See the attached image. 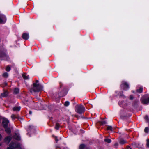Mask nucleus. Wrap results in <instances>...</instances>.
I'll return each instance as SVG.
<instances>
[{
	"mask_svg": "<svg viewBox=\"0 0 149 149\" xmlns=\"http://www.w3.org/2000/svg\"><path fill=\"white\" fill-rule=\"evenodd\" d=\"M32 112L31 111H29V113L30 114H32Z\"/></svg>",
	"mask_w": 149,
	"mask_h": 149,
	"instance_id": "37",
	"label": "nucleus"
},
{
	"mask_svg": "<svg viewBox=\"0 0 149 149\" xmlns=\"http://www.w3.org/2000/svg\"><path fill=\"white\" fill-rule=\"evenodd\" d=\"M128 104L126 100H121L119 102V104L120 106L123 107L125 108L126 107Z\"/></svg>",
	"mask_w": 149,
	"mask_h": 149,
	"instance_id": "3",
	"label": "nucleus"
},
{
	"mask_svg": "<svg viewBox=\"0 0 149 149\" xmlns=\"http://www.w3.org/2000/svg\"><path fill=\"white\" fill-rule=\"evenodd\" d=\"M70 104V103L68 101H66L65 102L64 105L66 106H68Z\"/></svg>",
	"mask_w": 149,
	"mask_h": 149,
	"instance_id": "26",
	"label": "nucleus"
},
{
	"mask_svg": "<svg viewBox=\"0 0 149 149\" xmlns=\"http://www.w3.org/2000/svg\"><path fill=\"white\" fill-rule=\"evenodd\" d=\"M19 146V145H18L16 146V144H14L13 143H12L10 145L9 147L7 148V149H14Z\"/></svg>",
	"mask_w": 149,
	"mask_h": 149,
	"instance_id": "9",
	"label": "nucleus"
},
{
	"mask_svg": "<svg viewBox=\"0 0 149 149\" xmlns=\"http://www.w3.org/2000/svg\"><path fill=\"white\" fill-rule=\"evenodd\" d=\"M6 84V85H7V84H6H6Z\"/></svg>",
	"mask_w": 149,
	"mask_h": 149,
	"instance_id": "40",
	"label": "nucleus"
},
{
	"mask_svg": "<svg viewBox=\"0 0 149 149\" xmlns=\"http://www.w3.org/2000/svg\"><path fill=\"white\" fill-rule=\"evenodd\" d=\"M146 145L148 147H149V139H148L147 140Z\"/></svg>",
	"mask_w": 149,
	"mask_h": 149,
	"instance_id": "29",
	"label": "nucleus"
},
{
	"mask_svg": "<svg viewBox=\"0 0 149 149\" xmlns=\"http://www.w3.org/2000/svg\"><path fill=\"white\" fill-rule=\"evenodd\" d=\"M22 37L24 39L27 40L29 38V34L26 33H23L22 36Z\"/></svg>",
	"mask_w": 149,
	"mask_h": 149,
	"instance_id": "11",
	"label": "nucleus"
},
{
	"mask_svg": "<svg viewBox=\"0 0 149 149\" xmlns=\"http://www.w3.org/2000/svg\"><path fill=\"white\" fill-rule=\"evenodd\" d=\"M122 88L125 90H126L129 88L127 83L123 81L121 86Z\"/></svg>",
	"mask_w": 149,
	"mask_h": 149,
	"instance_id": "8",
	"label": "nucleus"
},
{
	"mask_svg": "<svg viewBox=\"0 0 149 149\" xmlns=\"http://www.w3.org/2000/svg\"><path fill=\"white\" fill-rule=\"evenodd\" d=\"M75 111L79 114L83 113L85 110V107L81 104L77 105L75 107Z\"/></svg>",
	"mask_w": 149,
	"mask_h": 149,
	"instance_id": "2",
	"label": "nucleus"
},
{
	"mask_svg": "<svg viewBox=\"0 0 149 149\" xmlns=\"http://www.w3.org/2000/svg\"><path fill=\"white\" fill-rule=\"evenodd\" d=\"M19 90L18 88H15L14 90V92L15 94H17L19 92Z\"/></svg>",
	"mask_w": 149,
	"mask_h": 149,
	"instance_id": "21",
	"label": "nucleus"
},
{
	"mask_svg": "<svg viewBox=\"0 0 149 149\" xmlns=\"http://www.w3.org/2000/svg\"><path fill=\"white\" fill-rule=\"evenodd\" d=\"M6 20V18L5 15L2 14H0V23L4 24L5 23Z\"/></svg>",
	"mask_w": 149,
	"mask_h": 149,
	"instance_id": "5",
	"label": "nucleus"
},
{
	"mask_svg": "<svg viewBox=\"0 0 149 149\" xmlns=\"http://www.w3.org/2000/svg\"><path fill=\"white\" fill-rule=\"evenodd\" d=\"M13 137L14 139L17 140H21V137L18 132L15 133Z\"/></svg>",
	"mask_w": 149,
	"mask_h": 149,
	"instance_id": "7",
	"label": "nucleus"
},
{
	"mask_svg": "<svg viewBox=\"0 0 149 149\" xmlns=\"http://www.w3.org/2000/svg\"><path fill=\"white\" fill-rule=\"evenodd\" d=\"M55 140L56 141V142H57V141H58V140L57 139V137H55Z\"/></svg>",
	"mask_w": 149,
	"mask_h": 149,
	"instance_id": "36",
	"label": "nucleus"
},
{
	"mask_svg": "<svg viewBox=\"0 0 149 149\" xmlns=\"http://www.w3.org/2000/svg\"><path fill=\"white\" fill-rule=\"evenodd\" d=\"M38 82V81L36 80V82L33 83V87L30 90L31 93H33L35 92H38L42 88V86L39 84Z\"/></svg>",
	"mask_w": 149,
	"mask_h": 149,
	"instance_id": "1",
	"label": "nucleus"
},
{
	"mask_svg": "<svg viewBox=\"0 0 149 149\" xmlns=\"http://www.w3.org/2000/svg\"><path fill=\"white\" fill-rule=\"evenodd\" d=\"M0 57H1L2 59L4 60H8V57L6 54L2 52H0Z\"/></svg>",
	"mask_w": 149,
	"mask_h": 149,
	"instance_id": "4",
	"label": "nucleus"
},
{
	"mask_svg": "<svg viewBox=\"0 0 149 149\" xmlns=\"http://www.w3.org/2000/svg\"><path fill=\"white\" fill-rule=\"evenodd\" d=\"M11 117L13 120H14L15 118H18V116L17 115L12 114L11 115Z\"/></svg>",
	"mask_w": 149,
	"mask_h": 149,
	"instance_id": "13",
	"label": "nucleus"
},
{
	"mask_svg": "<svg viewBox=\"0 0 149 149\" xmlns=\"http://www.w3.org/2000/svg\"><path fill=\"white\" fill-rule=\"evenodd\" d=\"M115 145H116V146H117L118 145V144L117 143H116L115 144Z\"/></svg>",
	"mask_w": 149,
	"mask_h": 149,
	"instance_id": "38",
	"label": "nucleus"
},
{
	"mask_svg": "<svg viewBox=\"0 0 149 149\" xmlns=\"http://www.w3.org/2000/svg\"><path fill=\"white\" fill-rule=\"evenodd\" d=\"M3 124L4 127H6L8 126V124L9 123V121L6 118H3Z\"/></svg>",
	"mask_w": 149,
	"mask_h": 149,
	"instance_id": "6",
	"label": "nucleus"
},
{
	"mask_svg": "<svg viewBox=\"0 0 149 149\" xmlns=\"http://www.w3.org/2000/svg\"><path fill=\"white\" fill-rule=\"evenodd\" d=\"M133 98V96L132 95H131L130 97V100H132Z\"/></svg>",
	"mask_w": 149,
	"mask_h": 149,
	"instance_id": "33",
	"label": "nucleus"
},
{
	"mask_svg": "<svg viewBox=\"0 0 149 149\" xmlns=\"http://www.w3.org/2000/svg\"><path fill=\"white\" fill-rule=\"evenodd\" d=\"M3 76L5 77H8V74L7 72H5L3 74Z\"/></svg>",
	"mask_w": 149,
	"mask_h": 149,
	"instance_id": "24",
	"label": "nucleus"
},
{
	"mask_svg": "<svg viewBox=\"0 0 149 149\" xmlns=\"http://www.w3.org/2000/svg\"><path fill=\"white\" fill-rule=\"evenodd\" d=\"M127 149H132L131 148H130V146H127Z\"/></svg>",
	"mask_w": 149,
	"mask_h": 149,
	"instance_id": "34",
	"label": "nucleus"
},
{
	"mask_svg": "<svg viewBox=\"0 0 149 149\" xmlns=\"http://www.w3.org/2000/svg\"><path fill=\"white\" fill-rule=\"evenodd\" d=\"M104 141L106 142H107L108 143H110L111 141V140L109 139H105L104 140Z\"/></svg>",
	"mask_w": 149,
	"mask_h": 149,
	"instance_id": "20",
	"label": "nucleus"
},
{
	"mask_svg": "<svg viewBox=\"0 0 149 149\" xmlns=\"http://www.w3.org/2000/svg\"><path fill=\"white\" fill-rule=\"evenodd\" d=\"M119 143L121 144H123L126 143H127V141L124 139H120L119 141Z\"/></svg>",
	"mask_w": 149,
	"mask_h": 149,
	"instance_id": "15",
	"label": "nucleus"
},
{
	"mask_svg": "<svg viewBox=\"0 0 149 149\" xmlns=\"http://www.w3.org/2000/svg\"><path fill=\"white\" fill-rule=\"evenodd\" d=\"M5 128H6L5 131L7 133H10V129L9 128H8L6 127Z\"/></svg>",
	"mask_w": 149,
	"mask_h": 149,
	"instance_id": "19",
	"label": "nucleus"
},
{
	"mask_svg": "<svg viewBox=\"0 0 149 149\" xmlns=\"http://www.w3.org/2000/svg\"><path fill=\"white\" fill-rule=\"evenodd\" d=\"M20 108L19 107H15L13 108V111H19L20 110Z\"/></svg>",
	"mask_w": 149,
	"mask_h": 149,
	"instance_id": "14",
	"label": "nucleus"
},
{
	"mask_svg": "<svg viewBox=\"0 0 149 149\" xmlns=\"http://www.w3.org/2000/svg\"><path fill=\"white\" fill-rule=\"evenodd\" d=\"M2 139V137L1 136V135L0 134V140H1Z\"/></svg>",
	"mask_w": 149,
	"mask_h": 149,
	"instance_id": "35",
	"label": "nucleus"
},
{
	"mask_svg": "<svg viewBox=\"0 0 149 149\" xmlns=\"http://www.w3.org/2000/svg\"><path fill=\"white\" fill-rule=\"evenodd\" d=\"M59 124L58 123H57L56 126L55 127V128L57 130H58L59 129Z\"/></svg>",
	"mask_w": 149,
	"mask_h": 149,
	"instance_id": "25",
	"label": "nucleus"
},
{
	"mask_svg": "<svg viewBox=\"0 0 149 149\" xmlns=\"http://www.w3.org/2000/svg\"><path fill=\"white\" fill-rule=\"evenodd\" d=\"M149 129L148 127H146L144 129V131L146 133H147L149 131Z\"/></svg>",
	"mask_w": 149,
	"mask_h": 149,
	"instance_id": "27",
	"label": "nucleus"
},
{
	"mask_svg": "<svg viewBox=\"0 0 149 149\" xmlns=\"http://www.w3.org/2000/svg\"><path fill=\"white\" fill-rule=\"evenodd\" d=\"M143 89L142 88H140L139 89H137V91L140 93L143 91Z\"/></svg>",
	"mask_w": 149,
	"mask_h": 149,
	"instance_id": "18",
	"label": "nucleus"
},
{
	"mask_svg": "<svg viewBox=\"0 0 149 149\" xmlns=\"http://www.w3.org/2000/svg\"><path fill=\"white\" fill-rule=\"evenodd\" d=\"M100 123L102 125H104L106 123V122L104 121H102L100 122Z\"/></svg>",
	"mask_w": 149,
	"mask_h": 149,
	"instance_id": "31",
	"label": "nucleus"
},
{
	"mask_svg": "<svg viewBox=\"0 0 149 149\" xmlns=\"http://www.w3.org/2000/svg\"><path fill=\"white\" fill-rule=\"evenodd\" d=\"M8 95V92L6 91L1 93V96L2 97H4Z\"/></svg>",
	"mask_w": 149,
	"mask_h": 149,
	"instance_id": "17",
	"label": "nucleus"
},
{
	"mask_svg": "<svg viewBox=\"0 0 149 149\" xmlns=\"http://www.w3.org/2000/svg\"><path fill=\"white\" fill-rule=\"evenodd\" d=\"M112 127L111 126H108L107 128V130H110V131H112Z\"/></svg>",
	"mask_w": 149,
	"mask_h": 149,
	"instance_id": "22",
	"label": "nucleus"
},
{
	"mask_svg": "<svg viewBox=\"0 0 149 149\" xmlns=\"http://www.w3.org/2000/svg\"><path fill=\"white\" fill-rule=\"evenodd\" d=\"M85 145L84 144H81L80 146V149H84L85 148Z\"/></svg>",
	"mask_w": 149,
	"mask_h": 149,
	"instance_id": "23",
	"label": "nucleus"
},
{
	"mask_svg": "<svg viewBox=\"0 0 149 149\" xmlns=\"http://www.w3.org/2000/svg\"><path fill=\"white\" fill-rule=\"evenodd\" d=\"M145 119L147 121H149L148 118V116H146L145 117Z\"/></svg>",
	"mask_w": 149,
	"mask_h": 149,
	"instance_id": "32",
	"label": "nucleus"
},
{
	"mask_svg": "<svg viewBox=\"0 0 149 149\" xmlns=\"http://www.w3.org/2000/svg\"><path fill=\"white\" fill-rule=\"evenodd\" d=\"M142 103L143 104H147L149 103V98L148 99H144L141 100Z\"/></svg>",
	"mask_w": 149,
	"mask_h": 149,
	"instance_id": "12",
	"label": "nucleus"
},
{
	"mask_svg": "<svg viewBox=\"0 0 149 149\" xmlns=\"http://www.w3.org/2000/svg\"><path fill=\"white\" fill-rule=\"evenodd\" d=\"M1 145V144L0 143V146Z\"/></svg>",
	"mask_w": 149,
	"mask_h": 149,
	"instance_id": "39",
	"label": "nucleus"
},
{
	"mask_svg": "<svg viewBox=\"0 0 149 149\" xmlns=\"http://www.w3.org/2000/svg\"><path fill=\"white\" fill-rule=\"evenodd\" d=\"M11 139V137L10 136H7L6 137L4 140V142L7 143L8 144Z\"/></svg>",
	"mask_w": 149,
	"mask_h": 149,
	"instance_id": "10",
	"label": "nucleus"
},
{
	"mask_svg": "<svg viewBox=\"0 0 149 149\" xmlns=\"http://www.w3.org/2000/svg\"><path fill=\"white\" fill-rule=\"evenodd\" d=\"M31 129H33V127L32 126H29V128L28 130V131H29L31 130Z\"/></svg>",
	"mask_w": 149,
	"mask_h": 149,
	"instance_id": "30",
	"label": "nucleus"
},
{
	"mask_svg": "<svg viewBox=\"0 0 149 149\" xmlns=\"http://www.w3.org/2000/svg\"><path fill=\"white\" fill-rule=\"evenodd\" d=\"M22 77L24 79H29V75L26 74H22Z\"/></svg>",
	"mask_w": 149,
	"mask_h": 149,
	"instance_id": "16",
	"label": "nucleus"
},
{
	"mask_svg": "<svg viewBox=\"0 0 149 149\" xmlns=\"http://www.w3.org/2000/svg\"><path fill=\"white\" fill-rule=\"evenodd\" d=\"M10 70V67L8 66L6 68V70L7 71H9Z\"/></svg>",
	"mask_w": 149,
	"mask_h": 149,
	"instance_id": "28",
	"label": "nucleus"
}]
</instances>
